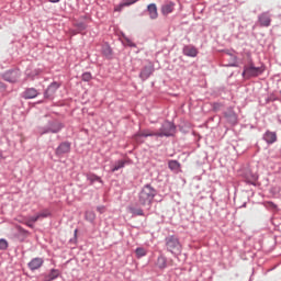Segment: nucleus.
Returning <instances> with one entry per match:
<instances>
[{
    "mask_svg": "<svg viewBox=\"0 0 281 281\" xmlns=\"http://www.w3.org/2000/svg\"><path fill=\"white\" fill-rule=\"evenodd\" d=\"M177 128L175 124L170 122H165L159 132H153L150 130H145L143 132L137 133L134 136L136 142H139V137H170L175 133Z\"/></svg>",
    "mask_w": 281,
    "mask_h": 281,
    "instance_id": "f257e3e1",
    "label": "nucleus"
},
{
    "mask_svg": "<svg viewBox=\"0 0 281 281\" xmlns=\"http://www.w3.org/2000/svg\"><path fill=\"white\" fill-rule=\"evenodd\" d=\"M155 196H157V190H155L150 184H147L144 186L139 192L138 202L143 207H150L153 205V201H155Z\"/></svg>",
    "mask_w": 281,
    "mask_h": 281,
    "instance_id": "f03ea898",
    "label": "nucleus"
},
{
    "mask_svg": "<svg viewBox=\"0 0 281 281\" xmlns=\"http://www.w3.org/2000/svg\"><path fill=\"white\" fill-rule=\"evenodd\" d=\"M165 243L170 254H173L175 256H179V254H181L182 247L179 238H177L176 236H169L165 239Z\"/></svg>",
    "mask_w": 281,
    "mask_h": 281,
    "instance_id": "7ed1b4c3",
    "label": "nucleus"
},
{
    "mask_svg": "<svg viewBox=\"0 0 281 281\" xmlns=\"http://www.w3.org/2000/svg\"><path fill=\"white\" fill-rule=\"evenodd\" d=\"M262 71H265L262 67H255L254 64H250L249 66H245L243 76L244 78H256L260 76Z\"/></svg>",
    "mask_w": 281,
    "mask_h": 281,
    "instance_id": "20e7f679",
    "label": "nucleus"
},
{
    "mask_svg": "<svg viewBox=\"0 0 281 281\" xmlns=\"http://www.w3.org/2000/svg\"><path fill=\"white\" fill-rule=\"evenodd\" d=\"M21 78V70H8L3 74V79L7 80V82H19V79Z\"/></svg>",
    "mask_w": 281,
    "mask_h": 281,
    "instance_id": "39448f33",
    "label": "nucleus"
},
{
    "mask_svg": "<svg viewBox=\"0 0 281 281\" xmlns=\"http://www.w3.org/2000/svg\"><path fill=\"white\" fill-rule=\"evenodd\" d=\"M61 130H63V124L53 123L48 127L41 128L40 135H45L47 133H60Z\"/></svg>",
    "mask_w": 281,
    "mask_h": 281,
    "instance_id": "423d86ee",
    "label": "nucleus"
},
{
    "mask_svg": "<svg viewBox=\"0 0 281 281\" xmlns=\"http://www.w3.org/2000/svg\"><path fill=\"white\" fill-rule=\"evenodd\" d=\"M59 88H60V83L58 82L50 83L44 93V98H46L47 100H52V98H54L56 91H58Z\"/></svg>",
    "mask_w": 281,
    "mask_h": 281,
    "instance_id": "0eeeda50",
    "label": "nucleus"
},
{
    "mask_svg": "<svg viewBox=\"0 0 281 281\" xmlns=\"http://www.w3.org/2000/svg\"><path fill=\"white\" fill-rule=\"evenodd\" d=\"M258 21L261 27H269L271 25V14L263 12L258 16Z\"/></svg>",
    "mask_w": 281,
    "mask_h": 281,
    "instance_id": "6e6552de",
    "label": "nucleus"
},
{
    "mask_svg": "<svg viewBox=\"0 0 281 281\" xmlns=\"http://www.w3.org/2000/svg\"><path fill=\"white\" fill-rule=\"evenodd\" d=\"M70 150H71V144L64 142L56 148L55 155H57V156L65 155V154L69 153Z\"/></svg>",
    "mask_w": 281,
    "mask_h": 281,
    "instance_id": "1a4fd4ad",
    "label": "nucleus"
},
{
    "mask_svg": "<svg viewBox=\"0 0 281 281\" xmlns=\"http://www.w3.org/2000/svg\"><path fill=\"white\" fill-rule=\"evenodd\" d=\"M38 95V90L35 88H29L22 93V98L24 100H33V98H36Z\"/></svg>",
    "mask_w": 281,
    "mask_h": 281,
    "instance_id": "9d476101",
    "label": "nucleus"
},
{
    "mask_svg": "<svg viewBox=\"0 0 281 281\" xmlns=\"http://www.w3.org/2000/svg\"><path fill=\"white\" fill-rule=\"evenodd\" d=\"M43 258H34L29 262V269H31V271H36V269L43 267Z\"/></svg>",
    "mask_w": 281,
    "mask_h": 281,
    "instance_id": "9b49d317",
    "label": "nucleus"
},
{
    "mask_svg": "<svg viewBox=\"0 0 281 281\" xmlns=\"http://www.w3.org/2000/svg\"><path fill=\"white\" fill-rule=\"evenodd\" d=\"M172 12H175V3L173 2H167V3L162 4L161 14H164V16H168V14H172Z\"/></svg>",
    "mask_w": 281,
    "mask_h": 281,
    "instance_id": "f8f14e48",
    "label": "nucleus"
},
{
    "mask_svg": "<svg viewBox=\"0 0 281 281\" xmlns=\"http://www.w3.org/2000/svg\"><path fill=\"white\" fill-rule=\"evenodd\" d=\"M184 56H190L191 58H196L199 50L194 46H184L183 47Z\"/></svg>",
    "mask_w": 281,
    "mask_h": 281,
    "instance_id": "ddd939ff",
    "label": "nucleus"
},
{
    "mask_svg": "<svg viewBox=\"0 0 281 281\" xmlns=\"http://www.w3.org/2000/svg\"><path fill=\"white\" fill-rule=\"evenodd\" d=\"M147 12L149 14V18L153 20L159 16V12L157 11V4L155 3L148 4Z\"/></svg>",
    "mask_w": 281,
    "mask_h": 281,
    "instance_id": "4468645a",
    "label": "nucleus"
},
{
    "mask_svg": "<svg viewBox=\"0 0 281 281\" xmlns=\"http://www.w3.org/2000/svg\"><path fill=\"white\" fill-rule=\"evenodd\" d=\"M151 74H153V66H145L139 74V78H142V80H148Z\"/></svg>",
    "mask_w": 281,
    "mask_h": 281,
    "instance_id": "2eb2a0df",
    "label": "nucleus"
},
{
    "mask_svg": "<svg viewBox=\"0 0 281 281\" xmlns=\"http://www.w3.org/2000/svg\"><path fill=\"white\" fill-rule=\"evenodd\" d=\"M137 1H139V0H123V2L115 10H116V12H122L123 8L133 5V3H137Z\"/></svg>",
    "mask_w": 281,
    "mask_h": 281,
    "instance_id": "dca6fc26",
    "label": "nucleus"
},
{
    "mask_svg": "<svg viewBox=\"0 0 281 281\" xmlns=\"http://www.w3.org/2000/svg\"><path fill=\"white\" fill-rule=\"evenodd\" d=\"M156 265H157L158 269H166V267H168V261H167L166 257L159 256Z\"/></svg>",
    "mask_w": 281,
    "mask_h": 281,
    "instance_id": "f3484780",
    "label": "nucleus"
},
{
    "mask_svg": "<svg viewBox=\"0 0 281 281\" xmlns=\"http://www.w3.org/2000/svg\"><path fill=\"white\" fill-rule=\"evenodd\" d=\"M225 117L231 124H236L237 117L236 113H234L233 111L226 112Z\"/></svg>",
    "mask_w": 281,
    "mask_h": 281,
    "instance_id": "a211bd4d",
    "label": "nucleus"
},
{
    "mask_svg": "<svg viewBox=\"0 0 281 281\" xmlns=\"http://www.w3.org/2000/svg\"><path fill=\"white\" fill-rule=\"evenodd\" d=\"M277 139V136H276V133L273 132H267L265 134V140L268 143V144H273V142H276Z\"/></svg>",
    "mask_w": 281,
    "mask_h": 281,
    "instance_id": "6ab92c4d",
    "label": "nucleus"
},
{
    "mask_svg": "<svg viewBox=\"0 0 281 281\" xmlns=\"http://www.w3.org/2000/svg\"><path fill=\"white\" fill-rule=\"evenodd\" d=\"M128 210H130L131 214H133L134 216H144V210H142L139 207L130 206Z\"/></svg>",
    "mask_w": 281,
    "mask_h": 281,
    "instance_id": "aec40b11",
    "label": "nucleus"
},
{
    "mask_svg": "<svg viewBox=\"0 0 281 281\" xmlns=\"http://www.w3.org/2000/svg\"><path fill=\"white\" fill-rule=\"evenodd\" d=\"M85 217L89 223H93L95 221V213L93 211H87Z\"/></svg>",
    "mask_w": 281,
    "mask_h": 281,
    "instance_id": "412c9836",
    "label": "nucleus"
},
{
    "mask_svg": "<svg viewBox=\"0 0 281 281\" xmlns=\"http://www.w3.org/2000/svg\"><path fill=\"white\" fill-rule=\"evenodd\" d=\"M168 166H169L170 170H179V168H181V165L177 160H170L168 162Z\"/></svg>",
    "mask_w": 281,
    "mask_h": 281,
    "instance_id": "4be33fe9",
    "label": "nucleus"
},
{
    "mask_svg": "<svg viewBox=\"0 0 281 281\" xmlns=\"http://www.w3.org/2000/svg\"><path fill=\"white\" fill-rule=\"evenodd\" d=\"M126 165V161L124 160H119L115 166L112 168V172H117V170H120L121 168H124V166Z\"/></svg>",
    "mask_w": 281,
    "mask_h": 281,
    "instance_id": "5701e85b",
    "label": "nucleus"
},
{
    "mask_svg": "<svg viewBox=\"0 0 281 281\" xmlns=\"http://www.w3.org/2000/svg\"><path fill=\"white\" fill-rule=\"evenodd\" d=\"M88 181H90V183H95V181H99V183H102V178H100L95 175H89Z\"/></svg>",
    "mask_w": 281,
    "mask_h": 281,
    "instance_id": "b1692460",
    "label": "nucleus"
},
{
    "mask_svg": "<svg viewBox=\"0 0 281 281\" xmlns=\"http://www.w3.org/2000/svg\"><path fill=\"white\" fill-rule=\"evenodd\" d=\"M135 254L137 256V258H144V256H146V249L139 247L136 248Z\"/></svg>",
    "mask_w": 281,
    "mask_h": 281,
    "instance_id": "393cba45",
    "label": "nucleus"
},
{
    "mask_svg": "<svg viewBox=\"0 0 281 281\" xmlns=\"http://www.w3.org/2000/svg\"><path fill=\"white\" fill-rule=\"evenodd\" d=\"M50 215L52 213L49 212V210H44L37 214L38 218H47V216H50Z\"/></svg>",
    "mask_w": 281,
    "mask_h": 281,
    "instance_id": "a878e982",
    "label": "nucleus"
},
{
    "mask_svg": "<svg viewBox=\"0 0 281 281\" xmlns=\"http://www.w3.org/2000/svg\"><path fill=\"white\" fill-rule=\"evenodd\" d=\"M59 276V272L58 270H52L50 273H49V280H56V278H58Z\"/></svg>",
    "mask_w": 281,
    "mask_h": 281,
    "instance_id": "bb28decb",
    "label": "nucleus"
},
{
    "mask_svg": "<svg viewBox=\"0 0 281 281\" xmlns=\"http://www.w3.org/2000/svg\"><path fill=\"white\" fill-rule=\"evenodd\" d=\"M4 249H8V240L0 239V250L4 251Z\"/></svg>",
    "mask_w": 281,
    "mask_h": 281,
    "instance_id": "cd10ccee",
    "label": "nucleus"
},
{
    "mask_svg": "<svg viewBox=\"0 0 281 281\" xmlns=\"http://www.w3.org/2000/svg\"><path fill=\"white\" fill-rule=\"evenodd\" d=\"M82 80L83 82H89V80H91V72H85L82 75Z\"/></svg>",
    "mask_w": 281,
    "mask_h": 281,
    "instance_id": "c85d7f7f",
    "label": "nucleus"
},
{
    "mask_svg": "<svg viewBox=\"0 0 281 281\" xmlns=\"http://www.w3.org/2000/svg\"><path fill=\"white\" fill-rule=\"evenodd\" d=\"M97 212H99V214H104L106 212V207L104 206H98L97 207Z\"/></svg>",
    "mask_w": 281,
    "mask_h": 281,
    "instance_id": "c756f323",
    "label": "nucleus"
},
{
    "mask_svg": "<svg viewBox=\"0 0 281 281\" xmlns=\"http://www.w3.org/2000/svg\"><path fill=\"white\" fill-rule=\"evenodd\" d=\"M40 220H41V218L38 217V215L29 217V221H30L31 223H36V221H40Z\"/></svg>",
    "mask_w": 281,
    "mask_h": 281,
    "instance_id": "7c9ffc66",
    "label": "nucleus"
},
{
    "mask_svg": "<svg viewBox=\"0 0 281 281\" xmlns=\"http://www.w3.org/2000/svg\"><path fill=\"white\" fill-rule=\"evenodd\" d=\"M127 44L130 45V47H137V45H135V43L128 41Z\"/></svg>",
    "mask_w": 281,
    "mask_h": 281,
    "instance_id": "2f4dec72",
    "label": "nucleus"
},
{
    "mask_svg": "<svg viewBox=\"0 0 281 281\" xmlns=\"http://www.w3.org/2000/svg\"><path fill=\"white\" fill-rule=\"evenodd\" d=\"M26 225L27 227H34V225H32V222H30V220H27Z\"/></svg>",
    "mask_w": 281,
    "mask_h": 281,
    "instance_id": "473e14b6",
    "label": "nucleus"
},
{
    "mask_svg": "<svg viewBox=\"0 0 281 281\" xmlns=\"http://www.w3.org/2000/svg\"><path fill=\"white\" fill-rule=\"evenodd\" d=\"M50 1V3H58V1H60V0H49Z\"/></svg>",
    "mask_w": 281,
    "mask_h": 281,
    "instance_id": "72a5a7b5",
    "label": "nucleus"
},
{
    "mask_svg": "<svg viewBox=\"0 0 281 281\" xmlns=\"http://www.w3.org/2000/svg\"><path fill=\"white\" fill-rule=\"evenodd\" d=\"M80 29H81V30H85V24H80Z\"/></svg>",
    "mask_w": 281,
    "mask_h": 281,
    "instance_id": "f704fd0d",
    "label": "nucleus"
},
{
    "mask_svg": "<svg viewBox=\"0 0 281 281\" xmlns=\"http://www.w3.org/2000/svg\"><path fill=\"white\" fill-rule=\"evenodd\" d=\"M78 234V229L75 231V236Z\"/></svg>",
    "mask_w": 281,
    "mask_h": 281,
    "instance_id": "c9c22d12",
    "label": "nucleus"
}]
</instances>
